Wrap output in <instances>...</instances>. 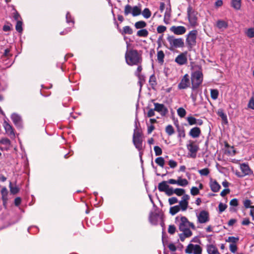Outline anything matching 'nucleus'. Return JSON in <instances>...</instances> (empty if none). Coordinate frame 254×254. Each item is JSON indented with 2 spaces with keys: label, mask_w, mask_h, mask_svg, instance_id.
<instances>
[{
  "label": "nucleus",
  "mask_w": 254,
  "mask_h": 254,
  "mask_svg": "<svg viewBox=\"0 0 254 254\" xmlns=\"http://www.w3.org/2000/svg\"><path fill=\"white\" fill-rule=\"evenodd\" d=\"M126 43L127 50L125 54V59L127 64L131 66L141 64L142 62L141 55L136 50H128L129 43L128 42H127Z\"/></svg>",
  "instance_id": "f257e3e1"
},
{
  "label": "nucleus",
  "mask_w": 254,
  "mask_h": 254,
  "mask_svg": "<svg viewBox=\"0 0 254 254\" xmlns=\"http://www.w3.org/2000/svg\"><path fill=\"white\" fill-rule=\"evenodd\" d=\"M191 89L195 91L202 84L203 79V75L201 70H196L191 73Z\"/></svg>",
  "instance_id": "f03ea898"
},
{
  "label": "nucleus",
  "mask_w": 254,
  "mask_h": 254,
  "mask_svg": "<svg viewBox=\"0 0 254 254\" xmlns=\"http://www.w3.org/2000/svg\"><path fill=\"white\" fill-rule=\"evenodd\" d=\"M187 15L190 25L191 27H195L198 25V12L190 6L187 8Z\"/></svg>",
  "instance_id": "7ed1b4c3"
},
{
  "label": "nucleus",
  "mask_w": 254,
  "mask_h": 254,
  "mask_svg": "<svg viewBox=\"0 0 254 254\" xmlns=\"http://www.w3.org/2000/svg\"><path fill=\"white\" fill-rule=\"evenodd\" d=\"M167 39L172 48H182L184 46V40L182 38H176L173 36H170Z\"/></svg>",
  "instance_id": "20e7f679"
},
{
  "label": "nucleus",
  "mask_w": 254,
  "mask_h": 254,
  "mask_svg": "<svg viewBox=\"0 0 254 254\" xmlns=\"http://www.w3.org/2000/svg\"><path fill=\"white\" fill-rule=\"evenodd\" d=\"M187 148L189 150V156L192 158L196 157V153L199 150L198 146L195 143V141L190 140L187 144Z\"/></svg>",
  "instance_id": "39448f33"
},
{
  "label": "nucleus",
  "mask_w": 254,
  "mask_h": 254,
  "mask_svg": "<svg viewBox=\"0 0 254 254\" xmlns=\"http://www.w3.org/2000/svg\"><path fill=\"white\" fill-rule=\"evenodd\" d=\"M197 34L196 30H192L187 35L186 43L189 48H191L195 45Z\"/></svg>",
  "instance_id": "423d86ee"
},
{
  "label": "nucleus",
  "mask_w": 254,
  "mask_h": 254,
  "mask_svg": "<svg viewBox=\"0 0 254 254\" xmlns=\"http://www.w3.org/2000/svg\"><path fill=\"white\" fill-rule=\"evenodd\" d=\"M190 79L188 74H185L182 78L180 82L178 85V88L180 90L185 89L190 87Z\"/></svg>",
  "instance_id": "0eeeda50"
},
{
  "label": "nucleus",
  "mask_w": 254,
  "mask_h": 254,
  "mask_svg": "<svg viewBox=\"0 0 254 254\" xmlns=\"http://www.w3.org/2000/svg\"><path fill=\"white\" fill-rule=\"evenodd\" d=\"M190 227L194 229V226L193 223L190 222L186 217L182 216L180 218L179 224L180 230H184L186 228Z\"/></svg>",
  "instance_id": "6e6552de"
},
{
  "label": "nucleus",
  "mask_w": 254,
  "mask_h": 254,
  "mask_svg": "<svg viewBox=\"0 0 254 254\" xmlns=\"http://www.w3.org/2000/svg\"><path fill=\"white\" fill-rule=\"evenodd\" d=\"M197 221L200 223H205L209 220V213L205 210L201 211L197 215Z\"/></svg>",
  "instance_id": "1a4fd4ad"
},
{
  "label": "nucleus",
  "mask_w": 254,
  "mask_h": 254,
  "mask_svg": "<svg viewBox=\"0 0 254 254\" xmlns=\"http://www.w3.org/2000/svg\"><path fill=\"white\" fill-rule=\"evenodd\" d=\"M154 110L159 113L161 116H165L168 113V109L164 104L154 103Z\"/></svg>",
  "instance_id": "9d476101"
},
{
  "label": "nucleus",
  "mask_w": 254,
  "mask_h": 254,
  "mask_svg": "<svg viewBox=\"0 0 254 254\" xmlns=\"http://www.w3.org/2000/svg\"><path fill=\"white\" fill-rule=\"evenodd\" d=\"M190 199V196L188 194H185L182 198V200L179 202V205L180 209L182 211H185L187 210L188 207V200Z\"/></svg>",
  "instance_id": "9b49d317"
},
{
  "label": "nucleus",
  "mask_w": 254,
  "mask_h": 254,
  "mask_svg": "<svg viewBox=\"0 0 254 254\" xmlns=\"http://www.w3.org/2000/svg\"><path fill=\"white\" fill-rule=\"evenodd\" d=\"M115 23L118 30L122 35H125L126 34L131 35L133 34V30L130 26H126L123 28V29H121L119 27V24L116 22H115Z\"/></svg>",
  "instance_id": "f8f14e48"
},
{
  "label": "nucleus",
  "mask_w": 254,
  "mask_h": 254,
  "mask_svg": "<svg viewBox=\"0 0 254 254\" xmlns=\"http://www.w3.org/2000/svg\"><path fill=\"white\" fill-rule=\"evenodd\" d=\"M0 149L2 150H7L11 147V142L9 139L3 138L0 140Z\"/></svg>",
  "instance_id": "ddd939ff"
},
{
  "label": "nucleus",
  "mask_w": 254,
  "mask_h": 254,
  "mask_svg": "<svg viewBox=\"0 0 254 254\" xmlns=\"http://www.w3.org/2000/svg\"><path fill=\"white\" fill-rule=\"evenodd\" d=\"M170 30L176 35H183L185 33L186 29L183 26H173L171 27Z\"/></svg>",
  "instance_id": "4468645a"
},
{
  "label": "nucleus",
  "mask_w": 254,
  "mask_h": 254,
  "mask_svg": "<svg viewBox=\"0 0 254 254\" xmlns=\"http://www.w3.org/2000/svg\"><path fill=\"white\" fill-rule=\"evenodd\" d=\"M3 127L5 129L6 133L11 138H14L15 137L14 129L11 125H10L8 123L4 122L3 124Z\"/></svg>",
  "instance_id": "2eb2a0df"
},
{
  "label": "nucleus",
  "mask_w": 254,
  "mask_h": 254,
  "mask_svg": "<svg viewBox=\"0 0 254 254\" xmlns=\"http://www.w3.org/2000/svg\"><path fill=\"white\" fill-rule=\"evenodd\" d=\"M240 169L241 170L244 175L240 176L238 174H237V175L239 177H243L246 175H249L253 173L249 165L246 163H243L240 165Z\"/></svg>",
  "instance_id": "dca6fc26"
},
{
  "label": "nucleus",
  "mask_w": 254,
  "mask_h": 254,
  "mask_svg": "<svg viewBox=\"0 0 254 254\" xmlns=\"http://www.w3.org/2000/svg\"><path fill=\"white\" fill-rule=\"evenodd\" d=\"M201 130L198 127H194L190 129L189 134L193 138H198L201 134Z\"/></svg>",
  "instance_id": "f3484780"
},
{
  "label": "nucleus",
  "mask_w": 254,
  "mask_h": 254,
  "mask_svg": "<svg viewBox=\"0 0 254 254\" xmlns=\"http://www.w3.org/2000/svg\"><path fill=\"white\" fill-rule=\"evenodd\" d=\"M175 62L179 65H183L187 63V58L185 54H181L176 57Z\"/></svg>",
  "instance_id": "a211bd4d"
},
{
  "label": "nucleus",
  "mask_w": 254,
  "mask_h": 254,
  "mask_svg": "<svg viewBox=\"0 0 254 254\" xmlns=\"http://www.w3.org/2000/svg\"><path fill=\"white\" fill-rule=\"evenodd\" d=\"M11 118L14 125L20 127L21 126V117L17 114L13 113L11 115Z\"/></svg>",
  "instance_id": "6ab92c4d"
},
{
  "label": "nucleus",
  "mask_w": 254,
  "mask_h": 254,
  "mask_svg": "<svg viewBox=\"0 0 254 254\" xmlns=\"http://www.w3.org/2000/svg\"><path fill=\"white\" fill-rule=\"evenodd\" d=\"M210 187L211 190L214 192H218L221 188L220 185L215 180H211L210 183Z\"/></svg>",
  "instance_id": "aec40b11"
},
{
  "label": "nucleus",
  "mask_w": 254,
  "mask_h": 254,
  "mask_svg": "<svg viewBox=\"0 0 254 254\" xmlns=\"http://www.w3.org/2000/svg\"><path fill=\"white\" fill-rule=\"evenodd\" d=\"M133 142L135 147L138 150H141L142 149V139L141 138H133Z\"/></svg>",
  "instance_id": "412c9836"
},
{
  "label": "nucleus",
  "mask_w": 254,
  "mask_h": 254,
  "mask_svg": "<svg viewBox=\"0 0 254 254\" xmlns=\"http://www.w3.org/2000/svg\"><path fill=\"white\" fill-rule=\"evenodd\" d=\"M169 186L167 184V182L162 181L160 183L158 186V190L161 192H166Z\"/></svg>",
  "instance_id": "4be33fe9"
},
{
  "label": "nucleus",
  "mask_w": 254,
  "mask_h": 254,
  "mask_svg": "<svg viewBox=\"0 0 254 254\" xmlns=\"http://www.w3.org/2000/svg\"><path fill=\"white\" fill-rule=\"evenodd\" d=\"M141 13V8L140 5H135L132 7L131 14L133 16H136L140 15Z\"/></svg>",
  "instance_id": "5701e85b"
},
{
  "label": "nucleus",
  "mask_w": 254,
  "mask_h": 254,
  "mask_svg": "<svg viewBox=\"0 0 254 254\" xmlns=\"http://www.w3.org/2000/svg\"><path fill=\"white\" fill-rule=\"evenodd\" d=\"M177 131L178 133V137L179 138V141L182 142V138H184L186 137L185 130L184 128H180L179 127L177 128Z\"/></svg>",
  "instance_id": "b1692460"
},
{
  "label": "nucleus",
  "mask_w": 254,
  "mask_h": 254,
  "mask_svg": "<svg viewBox=\"0 0 254 254\" xmlns=\"http://www.w3.org/2000/svg\"><path fill=\"white\" fill-rule=\"evenodd\" d=\"M231 6L236 10L240 9L241 6V0H231Z\"/></svg>",
  "instance_id": "393cba45"
},
{
  "label": "nucleus",
  "mask_w": 254,
  "mask_h": 254,
  "mask_svg": "<svg viewBox=\"0 0 254 254\" xmlns=\"http://www.w3.org/2000/svg\"><path fill=\"white\" fill-rule=\"evenodd\" d=\"M217 115L221 117L222 121L225 124H228L227 115L224 113L222 110H219L217 112Z\"/></svg>",
  "instance_id": "a878e982"
},
{
  "label": "nucleus",
  "mask_w": 254,
  "mask_h": 254,
  "mask_svg": "<svg viewBox=\"0 0 254 254\" xmlns=\"http://www.w3.org/2000/svg\"><path fill=\"white\" fill-rule=\"evenodd\" d=\"M147 25L146 23L142 20L137 21L135 23L134 27L137 29H144Z\"/></svg>",
  "instance_id": "bb28decb"
},
{
  "label": "nucleus",
  "mask_w": 254,
  "mask_h": 254,
  "mask_svg": "<svg viewBox=\"0 0 254 254\" xmlns=\"http://www.w3.org/2000/svg\"><path fill=\"white\" fill-rule=\"evenodd\" d=\"M218 251L217 248L213 245L207 246V252L208 254H214Z\"/></svg>",
  "instance_id": "cd10ccee"
},
{
  "label": "nucleus",
  "mask_w": 254,
  "mask_h": 254,
  "mask_svg": "<svg viewBox=\"0 0 254 254\" xmlns=\"http://www.w3.org/2000/svg\"><path fill=\"white\" fill-rule=\"evenodd\" d=\"M149 32L146 29H142L138 30L136 33V35L139 37H147Z\"/></svg>",
  "instance_id": "c85d7f7f"
},
{
  "label": "nucleus",
  "mask_w": 254,
  "mask_h": 254,
  "mask_svg": "<svg viewBox=\"0 0 254 254\" xmlns=\"http://www.w3.org/2000/svg\"><path fill=\"white\" fill-rule=\"evenodd\" d=\"M216 25L219 29H226L228 27V23L224 20H219L217 22Z\"/></svg>",
  "instance_id": "c756f323"
},
{
  "label": "nucleus",
  "mask_w": 254,
  "mask_h": 254,
  "mask_svg": "<svg viewBox=\"0 0 254 254\" xmlns=\"http://www.w3.org/2000/svg\"><path fill=\"white\" fill-rule=\"evenodd\" d=\"M189 184V182L186 179L181 177L178 178V185L181 187H186Z\"/></svg>",
  "instance_id": "7c9ffc66"
},
{
  "label": "nucleus",
  "mask_w": 254,
  "mask_h": 254,
  "mask_svg": "<svg viewBox=\"0 0 254 254\" xmlns=\"http://www.w3.org/2000/svg\"><path fill=\"white\" fill-rule=\"evenodd\" d=\"M141 14L143 16L144 18L146 19H148L150 17L151 15V12L149 8H144L142 11H141Z\"/></svg>",
  "instance_id": "2f4dec72"
},
{
  "label": "nucleus",
  "mask_w": 254,
  "mask_h": 254,
  "mask_svg": "<svg viewBox=\"0 0 254 254\" xmlns=\"http://www.w3.org/2000/svg\"><path fill=\"white\" fill-rule=\"evenodd\" d=\"M155 163L162 168H163L165 165V160L162 157H159L156 158Z\"/></svg>",
  "instance_id": "473e14b6"
},
{
  "label": "nucleus",
  "mask_w": 254,
  "mask_h": 254,
  "mask_svg": "<svg viewBox=\"0 0 254 254\" xmlns=\"http://www.w3.org/2000/svg\"><path fill=\"white\" fill-rule=\"evenodd\" d=\"M180 206L175 205L173 207H171L170 208V213L172 215H174L176 213H177L180 210Z\"/></svg>",
  "instance_id": "72a5a7b5"
},
{
  "label": "nucleus",
  "mask_w": 254,
  "mask_h": 254,
  "mask_svg": "<svg viewBox=\"0 0 254 254\" xmlns=\"http://www.w3.org/2000/svg\"><path fill=\"white\" fill-rule=\"evenodd\" d=\"M193 249L192 254H201L202 252V249L198 245H193Z\"/></svg>",
  "instance_id": "f704fd0d"
},
{
  "label": "nucleus",
  "mask_w": 254,
  "mask_h": 254,
  "mask_svg": "<svg viewBox=\"0 0 254 254\" xmlns=\"http://www.w3.org/2000/svg\"><path fill=\"white\" fill-rule=\"evenodd\" d=\"M219 95V92L217 89H211L210 96L212 99L216 100Z\"/></svg>",
  "instance_id": "c9c22d12"
},
{
  "label": "nucleus",
  "mask_w": 254,
  "mask_h": 254,
  "mask_svg": "<svg viewBox=\"0 0 254 254\" xmlns=\"http://www.w3.org/2000/svg\"><path fill=\"white\" fill-rule=\"evenodd\" d=\"M164 54L162 51H159L157 52V60L160 63H163L164 62Z\"/></svg>",
  "instance_id": "e433bc0d"
},
{
  "label": "nucleus",
  "mask_w": 254,
  "mask_h": 254,
  "mask_svg": "<svg viewBox=\"0 0 254 254\" xmlns=\"http://www.w3.org/2000/svg\"><path fill=\"white\" fill-rule=\"evenodd\" d=\"M177 112L178 116L181 118L185 117L187 114L186 111L182 107L178 108Z\"/></svg>",
  "instance_id": "4c0bfd02"
},
{
  "label": "nucleus",
  "mask_w": 254,
  "mask_h": 254,
  "mask_svg": "<svg viewBox=\"0 0 254 254\" xmlns=\"http://www.w3.org/2000/svg\"><path fill=\"white\" fill-rule=\"evenodd\" d=\"M166 133L169 135H172L175 132L174 129L172 125H168L165 128Z\"/></svg>",
  "instance_id": "58836bf2"
},
{
  "label": "nucleus",
  "mask_w": 254,
  "mask_h": 254,
  "mask_svg": "<svg viewBox=\"0 0 254 254\" xmlns=\"http://www.w3.org/2000/svg\"><path fill=\"white\" fill-rule=\"evenodd\" d=\"M132 10V7L129 4H127L125 7L124 14L125 15H128L129 14H131Z\"/></svg>",
  "instance_id": "ea45409f"
},
{
  "label": "nucleus",
  "mask_w": 254,
  "mask_h": 254,
  "mask_svg": "<svg viewBox=\"0 0 254 254\" xmlns=\"http://www.w3.org/2000/svg\"><path fill=\"white\" fill-rule=\"evenodd\" d=\"M198 172L202 176H207L210 173L209 169L207 168L199 170Z\"/></svg>",
  "instance_id": "a19ab883"
},
{
  "label": "nucleus",
  "mask_w": 254,
  "mask_h": 254,
  "mask_svg": "<svg viewBox=\"0 0 254 254\" xmlns=\"http://www.w3.org/2000/svg\"><path fill=\"white\" fill-rule=\"evenodd\" d=\"M9 188H10V192L13 194H16L19 190V189L17 187L12 186L11 182H10V183H9Z\"/></svg>",
  "instance_id": "79ce46f5"
},
{
  "label": "nucleus",
  "mask_w": 254,
  "mask_h": 254,
  "mask_svg": "<svg viewBox=\"0 0 254 254\" xmlns=\"http://www.w3.org/2000/svg\"><path fill=\"white\" fill-rule=\"evenodd\" d=\"M187 120L190 126L194 125L196 124V119L193 117L190 116L188 117Z\"/></svg>",
  "instance_id": "37998d69"
},
{
  "label": "nucleus",
  "mask_w": 254,
  "mask_h": 254,
  "mask_svg": "<svg viewBox=\"0 0 254 254\" xmlns=\"http://www.w3.org/2000/svg\"><path fill=\"white\" fill-rule=\"evenodd\" d=\"M239 240V237H229L226 240V242H230L231 244H236V243L238 242Z\"/></svg>",
  "instance_id": "c03bdc74"
},
{
  "label": "nucleus",
  "mask_w": 254,
  "mask_h": 254,
  "mask_svg": "<svg viewBox=\"0 0 254 254\" xmlns=\"http://www.w3.org/2000/svg\"><path fill=\"white\" fill-rule=\"evenodd\" d=\"M149 82L152 87L156 85V77L153 74L150 76Z\"/></svg>",
  "instance_id": "a18cd8bd"
},
{
  "label": "nucleus",
  "mask_w": 254,
  "mask_h": 254,
  "mask_svg": "<svg viewBox=\"0 0 254 254\" xmlns=\"http://www.w3.org/2000/svg\"><path fill=\"white\" fill-rule=\"evenodd\" d=\"M157 217L155 215L153 214H151L149 216V221L150 223L153 225L157 224Z\"/></svg>",
  "instance_id": "49530a36"
},
{
  "label": "nucleus",
  "mask_w": 254,
  "mask_h": 254,
  "mask_svg": "<svg viewBox=\"0 0 254 254\" xmlns=\"http://www.w3.org/2000/svg\"><path fill=\"white\" fill-rule=\"evenodd\" d=\"M15 29L16 31L19 33L22 31V22L21 21H17Z\"/></svg>",
  "instance_id": "de8ad7c7"
},
{
  "label": "nucleus",
  "mask_w": 254,
  "mask_h": 254,
  "mask_svg": "<svg viewBox=\"0 0 254 254\" xmlns=\"http://www.w3.org/2000/svg\"><path fill=\"white\" fill-rule=\"evenodd\" d=\"M175 194L178 196H181L183 195L185 192V190L183 189H180V188H177L175 189Z\"/></svg>",
  "instance_id": "09e8293b"
},
{
  "label": "nucleus",
  "mask_w": 254,
  "mask_h": 254,
  "mask_svg": "<svg viewBox=\"0 0 254 254\" xmlns=\"http://www.w3.org/2000/svg\"><path fill=\"white\" fill-rule=\"evenodd\" d=\"M199 193V189L195 187H192L190 189V193L192 195H196Z\"/></svg>",
  "instance_id": "8fccbe9b"
},
{
  "label": "nucleus",
  "mask_w": 254,
  "mask_h": 254,
  "mask_svg": "<svg viewBox=\"0 0 254 254\" xmlns=\"http://www.w3.org/2000/svg\"><path fill=\"white\" fill-rule=\"evenodd\" d=\"M227 207V206L226 204L220 202L218 205L219 213H221L222 212L225 210Z\"/></svg>",
  "instance_id": "3c124183"
},
{
  "label": "nucleus",
  "mask_w": 254,
  "mask_h": 254,
  "mask_svg": "<svg viewBox=\"0 0 254 254\" xmlns=\"http://www.w3.org/2000/svg\"><path fill=\"white\" fill-rule=\"evenodd\" d=\"M154 150L156 156H160L162 154V149L158 146H154Z\"/></svg>",
  "instance_id": "603ef678"
},
{
  "label": "nucleus",
  "mask_w": 254,
  "mask_h": 254,
  "mask_svg": "<svg viewBox=\"0 0 254 254\" xmlns=\"http://www.w3.org/2000/svg\"><path fill=\"white\" fill-rule=\"evenodd\" d=\"M193 244H190L186 248L185 253L187 254H192Z\"/></svg>",
  "instance_id": "864d4df0"
},
{
  "label": "nucleus",
  "mask_w": 254,
  "mask_h": 254,
  "mask_svg": "<svg viewBox=\"0 0 254 254\" xmlns=\"http://www.w3.org/2000/svg\"><path fill=\"white\" fill-rule=\"evenodd\" d=\"M246 34L249 38L254 37V28H249L247 30V32H246Z\"/></svg>",
  "instance_id": "5fc2aeb1"
},
{
  "label": "nucleus",
  "mask_w": 254,
  "mask_h": 254,
  "mask_svg": "<svg viewBox=\"0 0 254 254\" xmlns=\"http://www.w3.org/2000/svg\"><path fill=\"white\" fill-rule=\"evenodd\" d=\"M183 232V233L187 237H190L192 235V232L190 229V228H186L184 230H180Z\"/></svg>",
  "instance_id": "6e6d98bb"
},
{
  "label": "nucleus",
  "mask_w": 254,
  "mask_h": 254,
  "mask_svg": "<svg viewBox=\"0 0 254 254\" xmlns=\"http://www.w3.org/2000/svg\"><path fill=\"white\" fill-rule=\"evenodd\" d=\"M229 249L232 253H235L237 250V246L236 244H230L229 245Z\"/></svg>",
  "instance_id": "4d7b16f0"
},
{
  "label": "nucleus",
  "mask_w": 254,
  "mask_h": 254,
  "mask_svg": "<svg viewBox=\"0 0 254 254\" xmlns=\"http://www.w3.org/2000/svg\"><path fill=\"white\" fill-rule=\"evenodd\" d=\"M166 27L163 25H160L157 28V31L158 33H162L166 30Z\"/></svg>",
  "instance_id": "13d9d810"
},
{
  "label": "nucleus",
  "mask_w": 254,
  "mask_h": 254,
  "mask_svg": "<svg viewBox=\"0 0 254 254\" xmlns=\"http://www.w3.org/2000/svg\"><path fill=\"white\" fill-rule=\"evenodd\" d=\"M171 16L170 11H166L164 15V21L165 23H168V21L169 20Z\"/></svg>",
  "instance_id": "bf43d9fd"
},
{
  "label": "nucleus",
  "mask_w": 254,
  "mask_h": 254,
  "mask_svg": "<svg viewBox=\"0 0 254 254\" xmlns=\"http://www.w3.org/2000/svg\"><path fill=\"white\" fill-rule=\"evenodd\" d=\"M175 189H173V188H170L169 187V188L167 189V190L166 191L165 193L168 196H171L173 195L174 193H175Z\"/></svg>",
  "instance_id": "052dcab7"
},
{
  "label": "nucleus",
  "mask_w": 254,
  "mask_h": 254,
  "mask_svg": "<svg viewBox=\"0 0 254 254\" xmlns=\"http://www.w3.org/2000/svg\"><path fill=\"white\" fill-rule=\"evenodd\" d=\"M1 193L2 195V199H5V197L7 194V190L6 188L4 187L1 189Z\"/></svg>",
  "instance_id": "680f3d73"
},
{
  "label": "nucleus",
  "mask_w": 254,
  "mask_h": 254,
  "mask_svg": "<svg viewBox=\"0 0 254 254\" xmlns=\"http://www.w3.org/2000/svg\"><path fill=\"white\" fill-rule=\"evenodd\" d=\"M137 65V68L136 71L135 72V74L136 76H139V77H140L141 76L140 72L142 69V66L140 65V64Z\"/></svg>",
  "instance_id": "e2e57ef3"
},
{
  "label": "nucleus",
  "mask_w": 254,
  "mask_h": 254,
  "mask_svg": "<svg viewBox=\"0 0 254 254\" xmlns=\"http://www.w3.org/2000/svg\"><path fill=\"white\" fill-rule=\"evenodd\" d=\"M141 137H142V136H141V134L140 132V131L138 130H137L136 128L135 129L134 131V134L133 135V138H141Z\"/></svg>",
  "instance_id": "0e129e2a"
},
{
  "label": "nucleus",
  "mask_w": 254,
  "mask_h": 254,
  "mask_svg": "<svg viewBox=\"0 0 254 254\" xmlns=\"http://www.w3.org/2000/svg\"><path fill=\"white\" fill-rule=\"evenodd\" d=\"M66 22L67 23H70V22H71L72 24H73L74 23V21L72 19V18H71V16L70 14V13L69 12H67L66 13Z\"/></svg>",
  "instance_id": "69168bd1"
},
{
  "label": "nucleus",
  "mask_w": 254,
  "mask_h": 254,
  "mask_svg": "<svg viewBox=\"0 0 254 254\" xmlns=\"http://www.w3.org/2000/svg\"><path fill=\"white\" fill-rule=\"evenodd\" d=\"M168 164L170 168H175L177 166V163L176 161L173 160H170L169 161Z\"/></svg>",
  "instance_id": "338daca9"
},
{
  "label": "nucleus",
  "mask_w": 254,
  "mask_h": 254,
  "mask_svg": "<svg viewBox=\"0 0 254 254\" xmlns=\"http://www.w3.org/2000/svg\"><path fill=\"white\" fill-rule=\"evenodd\" d=\"M168 201H169V203L170 205H173L175 203H177L178 201V200L177 198H176L175 197H172L169 198Z\"/></svg>",
  "instance_id": "774afa93"
}]
</instances>
